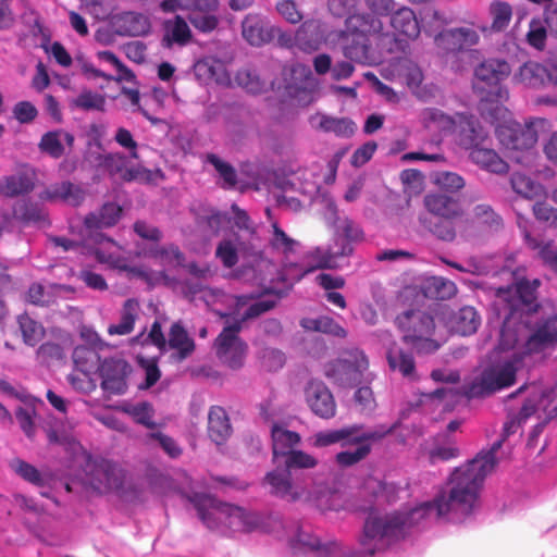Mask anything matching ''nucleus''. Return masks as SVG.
<instances>
[{"instance_id": "obj_1", "label": "nucleus", "mask_w": 557, "mask_h": 557, "mask_svg": "<svg viewBox=\"0 0 557 557\" xmlns=\"http://www.w3.org/2000/svg\"><path fill=\"white\" fill-rule=\"evenodd\" d=\"M502 442L487 453L478 455L468 463L456 468L433 500L424 502L406 513L379 515L371 511L363 527L359 550H351L337 542L321 544L300 530L296 541L310 549V557H372L393 542L404 537L410 527L435 521L462 522L479 506L484 479L496 465L495 454Z\"/></svg>"}, {"instance_id": "obj_36", "label": "nucleus", "mask_w": 557, "mask_h": 557, "mask_svg": "<svg viewBox=\"0 0 557 557\" xmlns=\"http://www.w3.org/2000/svg\"><path fill=\"white\" fill-rule=\"evenodd\" d=\"M271 434L273 459L275 462L280 456L286 457L300 442V436L298 433L286 430L280 425H273Z\"/></svg>"}, {"instance_id": "obj_35", "label": "nucleus", "mask_w": 557, "mask_h": 557, "mask_svg": "<svg viewBox=\"0 0 557 557\" xmlns=\"http://www.w3.org/2000/svg\"><path fill=\"white\" fill-rule=\"evenodd\" d=\"M481 318L473 307L460 308L450 319L449 326L453 332L468 336L476 332Z\"/></svg>"}, {"instance_id": "obj_6", "label": "nucleus", "mask_w": 557, "mask_h": 557, "mask_svg": "<svg viewBox=\"0 0 557 557\" xmlns=\"http://www.w3.org/2000/svg\"><path fill=\"white\" fill-rule=\"evenodd\" d=\"M329 8L336 16L347 15L342 33L344 55L364 65L380 63L383 52L379 44L391 39L388 34L382 33V21L371 15L352 14L351 0H330Z\"/></svg>"}, {"instance_id": "obj_12", "label": "nucleus", "mask_w": 557, "mask_h": 557, "mask_svg": "<svg viewBox=\"0 0 557 557\" xmlns=\"http://www.w3.org/2000/svg\"><path fill=\"white\" fill-rule=\"evenodd\" d=\"M381 75L388 81H401L407 85L411 92L422 101H428L435 97L436 87L434 85H424L423 72L420 66L409 58H396L381 67Z\"/></svg>"}, {"instance_id": "obj_54", "label": "nucleus", "mask_w": 557, "mask_h": 557, "mask_svg": "<svg viewBox=\"0 0 557 557\" xmlns=\"http://www.w3.org/2000/svg\"><path fill=\"white\" fill-rule=\"evenodd\" d=\"M18 324L25 343L30 346L36 345L45 334L41 324L33 320L27 314H22L18 317Z\"/></svg>"}, {"instance_id": "obj_38", "label": "nucleus", "mask_w": 557, "mask_h": 557, "mask_svg": "<svg viewBox=\"0 0 557 557\" xmlns=\"http://www.w3.org/2000/svg\"><path fill=\"white\" fill-rule=\"evenodd\" d=\"M140 310L139 302L136 299H127L121 310L120 321L114 324H110L108 327V334L113 335H127L133 332L135 321L138 318Z\"/></svg>"}, {"instance_id": "obj_14", "label": "nucleus", "mask_w": 557, "mask_h": 557, "mask_svg": "<svg viewBox=\"0 0 557 557\" xmlns=\"http://www.w3.org/2000/svg\"><path fill=\"white\" fill-rule=\"evenodd\" d=\"M369 368V361L362 350L357 348L344 351L342 356L325 364L324 374L341 386H350L360 382Z\"/></svg>"}, {"instance_id": "obj_59", "label": "nucleus", "mask_w": 557, "mask_h": 557, "mask_svg": "<svg viewBox=\"0 0 557 557\" xmlns=\"http://www.w3.org/2000/svg\"><path fill=\"white\" fill-rule=\"evenodd\" d=\"M317 459L302 451V450H293L285 457V468L287 470L292 469H311L317 466Z\"/></svg>"}, {"instance_id": "obj_20", "label": "nucleus", "mask_w": 557, "mask_h": 557, "mask_svg": "<svg viewBox=\"0 0 557 557\" xmlns=\"http://www.w3.org/2000/svg\"><path fill=\"white\" fill-rule=\"evenodd\" d=\"M305 399L311 411L321 419H332L336 414V403L327 386L312 380L305 387Z\"/></svg>"}, {"instance_id": "obj_13", "label": "nucleus", "mask_w": 557, "mask_h": 557, "mask_svg": "<svg viewBox=\"0 0 557 557\" xmlns=\"http://www.w3.org/2000/svg\"><path fill=\"white\" fill-rule=\"evenodd\" d=\"M260 246V243H248L237 235H232L223 238L219 243L215 256L225 268H233L240 257L247 265L253 269L260 267L261 263H265L267 267H272L270 261L263 259Z\"/></svg>"}, {"instance_id": "obj_25", "label": "nucleus", "mask_w": 557, "mask_h": 557, "mask_svg": "<svg viewBox=\"0 0 557 557\" xmlns=\"http://www.w3.org/2000/svg\"><path fill=\"white\" fill-rule=\"evenodd\" d=\"M98 159L99 165H103L110 172L111 175H117L123 181H150V171L146 170L143 166L127 168V159L123 154L109 153L106 156H100Z\"/></svg>"}, {"instance_id": "obj_60", "label": "nucleus", "mask_w": 557, "mask_h": 557, "mask_svg": "<svg viewBox=\"0 0 557 557\" xmlns=\"http://www.w3.org/2000/svg\"><path fill=\"white\" fill-rule=\"evenodd\" d=\"M97 58L100 61L111 64L116 70V79L132 82L135 76L131 70H128L111 51H99Z\"/></svg>"}, {"instance_id": "obj_18", "label": "nucleus", "mask_w": 557, "mask_h": 557, "mask_svg": "<svg viewBox=\"0 0 557 557\" xmlns=\"http://www.w3.org/2000/svg\"><path fill=\"white\" fill-rule=\"evenodd\" d=\"M239 330V323L224 327L214 343L219 360L234 370L244 366L248 350L247 344L238 336Z\"/></svg>"}, {"instance_id": "obj_64", "label": "nucleus", "mask_w": 557, "mask_h": 557, "mask_svg": "<svg viewBox=\"0 0 557 557\" xmlns=\"http://www.w3.org/2000/svg\"><path fill=\"white\" fill-rule=\"evenodd\" d=\"M535 218L548 226L557 227V209L545 202H536L533 207Z\"/></svg>"}, {"instance_id": "obj_40", "label": "nucleus", "mask_w": 557, "mask_h": 557, "mask_svg": "<svg viewBox=\"0 0 557 557\" xmlns=\"http://www.w3.org/2000/svg\"><path fill=\"white\" fill-rule=\"evenodd\" d=\"M144 256L153 258L160 265L169 269L184 267L185 256L176 245L169 244L162 247L154 246L148 251L141 252Z\"/></svg>"}, {"instance_id": "obj_62", "label": "nucleus", "mask_w": 557, "mask_h": 557, "mask_svg": "<svg viewBox=\"0 0 557 557\" xmlns=\"http://www.w3.org/2000/svg\"><path fill=\"white\" fill-rule=\"evenodd\" d=\"M261 367L267 371H277L285 363V356L275 348H264L260 355Z\"/></svg>"}, {"instance_id": "obj_28", "label": "nucleus", "mask_w": 557, "mask_h": 557, "mask_svg": "<svg viewBox=\"0 0 557 557\" xmlns=\"http://www.w3.org/2000/svg\"><path fill=\"white\" fill-rule=\"evenodd\" d=\"M114 32L121 36H143L149 33V18L137 12H122L111 17Z\"/></svg>"}, {"instance_id": "obj_19", "label": "nucleus", "mask_w": 557, "mask_h": 557, "mask_svg": "<svg viewBox=\"0 0 557 557\" xmlns=\"http://www.w3.org/2000/svg\"><path fill=\"white\" fill-rule=\"evenodd\" d=\"M284 71L292 76V82L285 86L288 95L296 98L301 106L311 103L314 100L318 84L310 69L302 64H296Z\"/></svg>"}, {"instance_id": "obj_33", "label": "nucleus", "mask_w": 557, "mask_h": 557, "mask_svg": "<svg viewBox=\"0 0 557 557\" xmlns=\"http://www.w3.org/2000/svg\"><path fill=\"white\" fill-rule=\"evenodd\" d=\"M39 197L41 200H61L71 206H78L84 199V191L70 182H62L49 186Z\"/></svg>"}, {"instance_id": "obj_4", "label": "nucleus", "mask_w": 557, "mask_h": 557, "mask_svg": "<svg viewBox=\"0 0 557 557\" xmlns=\"http://www.w3.org/2000/svg\"><path fill=\"white\" fill-rule=\"evenodd\" d=\"M137 272L149 285H164L193 301L201 300L220 317H234L245 321L258 317L274 306L272 301L253 299L251 296H233L199 283L181 282L165 271L137 270Z\"/></svg>"}, {"instance_id": "obj_10", "label": "nucleus", "mask_w": 557, "mask_h": 557, "mask_svg": "<svg viewBox=\"0 0 557 557\" xmlns=\"http://www.w3.org/2000/svg\"><path fill=\"white\" fill-rule=\"evenodd\" d=\"M487 141L488 134L479 123H468V128L459 134L458 145L470 151V159L481 169L496 174L507 172V163L486 146Z\"/></svg>"}, {"instance_id": "obj_51", "label": "nucleus", "mask_w": 557, "mask_h": 557, "mask_svg": "<svg viewBox=\"0 0 557 557\" xmlns=\"http://www.w3.org/2000/svg\"><path fill=\"white\" fill-rule=\"evenodd\" d=\"M218 0H163L160 4L164 12H174L180 8L196 10L199 12H212L218 8Z\"/></svg>"}, {"instance_id": "obj_58", "label": "nucleus", "mask_w": 557, "mask_h": 557, "mask_svg": "<svg viewBox=\"0 0 557 557\" xmlns=\"http://www.w3.org/2000/svg\"><path fill=\"white\" fill-rule=\"evenodd\" d=\"M491 15L493 17L492 29L500 32L505 29L511 18V8L506 2H494L490 8Z\"/></svg>"}, {"instance_id": "obj_17", "label": "nucleus", "mask_w": 557, "mask_h": 557, "mask_svg": "<svg viewBox=\"0 0 557 557\" xmlns=\"http://www.w3.org/2000/svg\"><path fill=\"white\" fill-rule=\"evenodd\" d=\"M421 121L424 128L435 135L436 145L441 144L443 137L454 133L457 135L456 140L458 141L460 132L468 128V123L478 124L473 116L463 113L451 116L436 108L424 109L421 112Z\"/></svg>"}, {"instance_id": "obj_46", "label": "nucleus", "mask_w": 557, "mask_h": 557, "mask_svg": "<svg viewBox=\"0 0 557 557\" xmlns=\"http://www.w3.org/2000/svg\"><path fill=\"white\" fill-rule=\"evenodd\" d=\"M13 215L24 223H38L45 220L46 212L41 205L27 199L14 205Z\"/></svg>"}, {"instance_id": "obj_47", "label": "nucleus", "mask_w": 557, "mask_h": 557, "mask_svg": "<svg viewBox=\"0 0 557 557\" xmlns=\"http://www.w3.org/2000/svg\"><path fill=\"white\" fill-rule=\"evenodd\" d=\"M121 411L131 416L135 422L145 425L146 428L153 429L156 423L153 422V408L147 401H140L137 404L124 403L120 407Z\"/></svg>"}, {"instance_id": "obj_41", "label": "nucleus", "mask_w": 557, "mask_h": 557, "mask_svg": "<svg viewBox=\"0 0 557 557\" xmlns=\"http://www.w3.org/2000/svg\"><path fill=\"white\" fill-rule=\"evenodd\" d=\"M191 38V30L184 18L175 16L174 18L164 22V36L163 41L166 47H172L174 44L185 46Z\"/></svg>"}, {"instance_id": "obj_55", "label": "nucleus", "mask_w": 557, "mask_h": 557, "mask_svg": "<svg viewBox=\"0 0 557 557\" xmlns=\"http://www.w3.org/2000/svg\"><path fill=\"white\" fill-rule=\"evenodd\" d=\"M48 438L50 443H55L64 446L65 450L73 456H76L83 451L81 444L76 441L74 435L64 429H62L61 431L51 429L48 432Z\"/></svg>"}, {"instance_id": "obj_24", "label": "nucleus", "mask_w": 557, "mask_h": 557, "mask_svg": "<svg viewBox=\"0 0 557 557\" xmlns=\"http://www.w3.org/2000/svg\"><path fill=\"white\" fill-rule=\"evenodd\" d=\"M513 79L527 87L539 88L552 84L557 89V66L546 67L529 61L515 74Z\"/></svg>"}, {"instance_id": "obj_31", "label": "nucleus", "mask_w": 557, "mask_h": 557, "mask_svg": "<svg viewBox=\"0 0 557 557\" xmlns=\"http://www.w3.org/2000/svg\"><path fill=\"white\" fill-rule=\"evenodd\" d=\"M74 136L65 129H54L42 135L39 141V149L51 158H61L66 148H72Z\"/></svg>"}, {"instance_id": "obj_26", "label": "nucleus", "mask_w": 557, "mask_h": 557, "mask_svg": "<svg viewBox=\"0 0 557 557\" xmlns=\"http://www.w3.org/2000/svg\"><path fill=\"white\" fill-rule=\"evenodd\" d=\"M127 364L122 360H104L101 363L100 373L101 386L111 394H123L126 391Z\"/></svg>"}, {"instance_id": "obj_61", "label": "nucleus", "mask_w": 557, "mask_h": 557, "mask_svg": "<svg viewBox=\"0 0 557 557\" xmlns=\"http://www.w3.org/2000/svg\"><path fill=\"white\" fill-rule=\"evenodd\" d=\"M104 103L102 95L90 90L82 91L74 100V104L84 110H103Z\"/></svg>"}, {"instance_id": "obj_63", "label": "nucleus", "mask_w": 557, "mask_h": 557, "mask_svg": "<svg viewBox=\"0 0 557 557\" xmlns=\"http://www.w3.org/2000/svg\"><path fill=\"white\" fill-rule=\"evenodd\" d=\"M341 237L344 243H348L352 247V243H358L363 240L364 234L362 228L354 223L352 221L346 220L341 226L339 232L334 237V240Z\"/></svg>"}, {"instance_id": "obj_56", "label": "nucleus", "mask_w": 557, "mask_h": 557, "mask_svg": "<svg viewBox=\"0 0 557 557\" xmlns=\"http://www.w3.org/2000/svg\"><path fill=\"white\" fill-rule=\"evenodd\" d=\"M236 83L251 94L261 92L264 89V82L260 79L256 71L250 69H243L237 72L235 76Z\"/></svg>"}, {"instance_id": "obj_57", "label": "nucleus", "mask_w": 557, "mask_h": 557, "mask_svg": "<svg viewBox=\"0 0 557 557\" xmlns=\"http://www.w3.org/2000/svg\"><path fill=\"white\" fill-rule=\"evenodd\" d=\"M433 183L441 189L456 193L463 188L465 180L455 172H437L434 174Z\"/></svg>"}, {"instance_id": "obj_45", "label": "nucleus", "mask_w": 557, "mask_h": 557, "mask_svg": "<svg viewBox=\"0 0 557 557\" xmlns=\"http://www.w3.org/2000/svg\"><path fill=\"white\" fill-rule=\"evenodd\" d=\"M387 362L393 371H398L408 379L416 377V366L413 357L401 349L391 348L387 351Z\"/></svg>"}, {"instance_id": "obj_2", "label": "nucleus", "mask_w": 557, "mask_h": 557, "mask_svg": "<svg viewBox=\"0 0 557 557\" xmlns=\"http://www.w3.org/2000/svg\"><path fill=\"white\" fill-rule=\"evenodd\" d=\"M541 282L521 280L507 288H499L498 298L507 302L506 317L496 356L488 363L480 364L462 387V395L456 388H438L434 395L438 399L481 397L509 387L516 382V374L525 364V358L544 350L557 342V315L536 327V289Z\"/></svg>"}, {"instance_id": "obj_30", "label": "nucleus", "mask_w": 557, "mask_h": 557, "mask_svg": "<svg viewBox=\"0 0 557 557\" xmlns=\"http://www.w3.org/2000/svg\"><path fill=\"white\" fill-rule=\"evenodd\" d=\"M312 128L325 133H334L336 136L349 137L354 134L356 125L347 117H334L324 113H315L310 116Z\"/></svg>"}, {"instance_id": "obj_42", "label": "nucleus", "mask_w": 557, "mask_h": 557, "mask_svg": "<svg viewBox=\"0 0 557 557\" xmlns=\"http://www.w3.org/2000/svg\"><path fill=\"white\" fill-rule=\"evenodd\" d=\"M422 290L425 297L432 299H449L457 293V287L454 282L441 277H428L422 284Z\"/></svg>"}, {"instance_id": "obj_22", "label": "nucleus", "mask_w": 557, "mask_h": 557, "mask_svg": "<svg viewBox=\"0 0 557 557\" xmlns=\"http://www.w3.org/2000/svg\"><path fill=\"white\" fill-rule=\"evenodd\" d=\"M73 362L75 370L81 372L87 380V388L95 386L96 376L100 373V357L95 348L77 346L73 351ZM72 385L78 389H85L84 386L76 384L75 375H70Z\"/></svg>"}, {"instance_id": "obj_29", "label": "nucleus", "mask_w": 557, "mask_h": 557, "mask_svg": "<svg viewBox=\"0 0 557 557\" xmlns=\"http://www.w3.org/2000/svg\"><path fill=\"white\" fill-rule=\"evenodd\" d=\"M124 471L121 467L107 460L96 465L94 479L100 491H119L123 487Z\"/></svg>"}, {"instance_id": "obj_21", "label": "nucleus", "mask_w": 557, "mask_h": 557, "mask_svg": "<svg viewBox=\"0 0 557 557\" xmlns=\"http://www.w3.org/2000/svg\"><path fill=\"white\" fill-rule=\"evenodd\" d=\"M480 42V34L473 26H461L441 32L435 37L438 48L450 51H468Z\"/></svg>"}, {"instance_id": "obj_7", "label": "nucleus", "mask_w": 557, "mask_h": 557, "mask_svg": "<svg viewBox=\"0 0 557 557\" xmlns=\"http://www.w3.org/2000/svg\"><path fill=\"white\" fill-rule=\"evenodd\" d=\"M202 523L211 530L225 535L237 532H250L259 524L256 513L226 503H221L209 495H195L191 499Z\"/></svg>"}, {"instance_id": "obj_53", "label": "nucleus", "mask_w": 557, "mask_h": 557, "mask_svg": "<svg viewBox=\"0 0 557 557\" xmlns=\"http://www.w3.org/2000/svg\"><path fill=\"white\" fill-rule=\"evenodd\" d=\"M437 443L429 450V457L432 462L436 461H447L453 458H456L459 455V449L456 447L455 443L447 435H442L436 438Z\"/></svg>"}, {"instance_id": "obj_3", "label": "nucleus", "mask_w": 557, "mask_h": 557, "mask_svg": "<svg viewBox=\"0 0 557 557\" xmlns=\"http://www.w3.org/2000/svg\"><path fill=\"white\" fill-rule=\"evenodd\" d=\"M510 72V65L506 61L485 60L474 70L473 88L482 95L480 113L486 122L495 124V133L502 146L513 152L510 157L513 161L529 166L535 157L532 149L537 141V131L544 129L548 122L545 119H535L521 125L511 119L510 112L503 106L509 94L500 85Z\"/></svg>"}, {"instance_id": "obj_34", "label": "nucleus", "mask_w": 557, "mask_h": 557, "mask_svg": "<svg viewBox=\"0 0 557 557\" xmlns=\"http://www.w3.org/2000/svg\"><path fill=\"white\" fill-rule=\"evenodd\" d=\"M232 428L226 411L219 406L212 407L208 414V433L216 444H223L231 435Z\"/></svg>"}, {"instance_id": "obj_23", "label": "nucleus", "mask_w": 557, "mask_h": 557, "mask_svg": "<svg viewBox=\"0 0 557 557\" xmlns=\"http://www.w3.org/2000/svg\"><path fill=\"white\" fill-rule=\"evenodd\" d=\"M280 29L260 14H248L242 23V35L251 46L260 47L271 42Z\"/></svg>"}, {"instance_id": "obj_15", "label": "nucleus", "mask_w": 557, "mask_h": 557, "mask_svg": "<svg viewBox=\"0 0 557 557\" xmlns=\"http://www.w3.org/2000/svg\"><path fill=\"white\" fill-rule=\"evenodd\" d=\"M394 426L380 425L374 429L363 430L361 425L345 426L338 430L321 431L311 437L314 447H326L341 443L342 447L349 446V443L366 441H379L392 432Z\"/></svg>"}, {"instance_id": "obj_48", "label": "nucleus", "mask_w": 557, "mask_h": 557, "mask_svg": "<svg viewBox=\"0 0 557 557\" xmlns=\"http://www.w3.org/2000/svg\"><path fill=\"white\" fill-rule=\"evenodd\" d=\"M301 326L306 330L322 332L336 337H345L347 334L344 327L329 317L302 319Z\"/></svg>"}, {"instance_id": "obj_49", "label": "nucleus", "mask_w": 557, "mask_h": 557, "mask_svg": "<svg viewBox=\"0 0 557 557\" xmlns=\"http://www.w3.org/2000/svg\"><path fill=\"white\" fill-rule=\"evenodd\" d=\"M231 210L233 213V223L238 228V233H235L234 235L239 236L243 240L248 243H260L247 213L239 209L237 205H232Z\"/></svg>"}, {"instance_id": "obj_44", "label": "nucleus", "mask_w": 557, "mask_h": 557, "mask_svg": "<svg viewBox=\"0 0 557 557\" xmlns=\"http://www.w3.org/2000/svg\"><path fill=\"white\" fill-rule=\"evenodd\" d=\"M510 184L513 191L525 199H533L545 194L542 184L520 172L512 173Z\"/></svg>"}, {"instance_id": "obj_50", "label": "nucleus", "mask_w": 557, "mask_h": 557, "mask_svg": "<svg viewBox=\"0 0 557 557\" xmlns=\"http://www.w3.org/2000/svg\"><path fill=\"white\" fill-rule=\"evenodd\" d=\"M370 441L360 442V443H349L350 445H356V449L354 450H343L336 454L335 461L342 468H348L357 465L361 460L366 459L367 456L371 453Z\"/></svg>"}, {"instance_id": "obj_5", "label": "nucleus", "mask_w": 557, "mask_h": 557, "mask_svg": "<svg viewBox=\"0 0 557 557\" xmlns=\"http://www.w3.org/2000/svg\"><path fill=\"white\" fill-rule=\"evenodd\" d=\"M122 213V208L113 202L104 203L98 213H90L84 220L83 240L77 243L64 237H50V243L61 248L63 251H78L82 253L94 255L98 262L107 264L113 269L126 270L134 275L141 268H128L127 259L121 253V247L111 238L106 237L98 231L103 227L114 225Z\"/></svg>"}, {"instance_id": "obj_52", "label": "nucleus", "mask_w": 557, "mask_h": 557, "mask_svg": "<svg viewBox=\"0 0 557 557\" xmlns=\"http://www.w3.org/2000/svg\"><path fill=\"white\" fill-rule=\"evenodd\" d=\"M273 235L270 240L271 246L285 255L287 262L290 261L289 257L298 251L300 243L288 237L286 233L278 227L276 223L272 224Z\"/></svg>"}, {"instance_id": "obj_16", "label": "nucleus", "mask_w": 557, "mask_h": 557, "mask_svg": "<svg viewBox=\"0 0 557 557\" xmlns=\"http://www.w3.org/2000/svg\"><path fill=\"white\" fill-rule=\"evenodd\" d=\"M306 479H292L290 471L275 469L264 476V484L269 486L272 496L288 503H306L312 499V492L308 490Z\"/></svg>"}, {"instance_id": "obj_39", "label": "nucleus", "mask_w": 557, "mask_h": 557, "mask_svg": "<svg viewBox=\"0 0 557 557\" xmlns=\"http://www.w3.org/2000/svg\"><path fill=\"white\" fill-rule=\"evenodd\" d=\"M394 30L409 39L417 38L420 34L419 23L414 12L406 7L396 10L391 17Z\"/></svg>"}, {"instance_id": "obj_8", "label": "nucleus", "mask_w": 557, "mask_h": 557, "mask_svg": "<svg viewBox=\"0 0 557 557\" xmlns=\"http://www.w3.org/2000/svg\"><path fill=\"white\" fill-rule=\"evenodd\" d=\"M354 248L344 243L341 237L327 246H317L304 252L299 260L288 261L285 264L283 280L290 285L299 281L307 273L318 269H338L347 263Z\"/></svg>"}, {"instance_id": "obj_9", "label": "nucleus", "mask_w": 557, "mask_h": 557, "mask_svg": "<svg viewBox=\"0 0 557 557\" xmlns=\"http://www.w3.org/2000/svg\"><path fill=\"white\" fill-rule=\"evenodd\" d=\"M396 324L403 333V341L418 354L436 351L442 341L436 337L434 318L421 310H410L396 318Z\"/></svg>"}, {"instance_id": "obj_32", "label": "nucleus", "mask_w": 557, "mask_h": 557, "mask_svg": "<svg viewBox=\"0 0 557 557\" xmlns=\"http://www.w3.org/2000/svg\"><path fill=\"white\" fill-rule=\"evenodd\" d=\"M191 211L195 214L197 224L206 226L212 235H219L232 223V219L226 213L215 211L203 205H200L198 208L194 207Z\"/></svg>"}, {"instance_id": "obj_37", "label": "nucleus", "mask_w": 557, "mask_h": 557, "mask_svg": "<svg viewBox=\"0 0 557 557\" xmlns=\"http://www.w3.org/2000/svg\"><path fill=\"white\" fill-rule=\"evenodd\" d=\"M168 345L175 351L174 357L177 361L186 359L195 349L194 339L180 323L171 326Z\"/></svg>"}, {"instance_id": "obj_43", "label": "nucleus", "mask_w": 557, "mask_h": 557, "mask_svg": "<svg viewBox=\"0 0 557 557\" xmlns=\"http://www.w3.org/2000/svg\"><path fill=\"white\" fill-rule=\"evenodd\" d=\"M308 503L314 504L322 511H341L351 508L346 495L338 491H323L317 496L312 494V499Z\"/></svg>"}, {"instance_id": "obj_11", "label": "nucleus", "mask_w": 557, "mask_h": 557, "mask_svg": "<svg viewBox=\"0 0 557 557\" xmlns=\"http://www.w3.org/2000/svg\"><path fill=\"white\" fill-rule=\"evenodd\" d=\"M423 202L429 213L442 218L444 221L433 224L426 215H420V223L437 238L453 240L456 234L449 221L462 214L459 201L446 195L429 194L424 197Z\"/></svg>"}, {"instance_id": "obj_27", "label": "nucleus", "mask_w": 557, "mask_h": 557, "mask_svg": "<svg viewBox=\"0 0 557 557\" xmlns=\"http://www.w3.org/2000/svg\"><path fill=\"white\" fill-rule=\"evenodd\" d=\"M36 173L32 168L22 166L13 174L0 180V194L15 197L32 191L35 187Z\"/></svg>"}]
</instances>
